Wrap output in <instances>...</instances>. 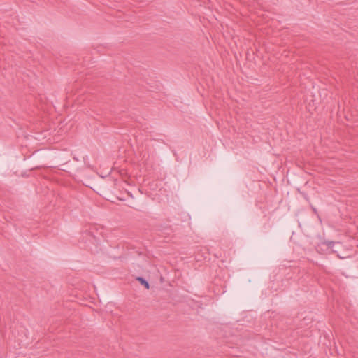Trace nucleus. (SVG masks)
I'll return each mask as SVG.
<instances>
[{
	"label": "nucleus",
	"mask_w": 358,
	"mask_h": 358,
	"mask_svg": "<svg viewBox=\"0 0 358 358\" xmlns=\"http://www.w3.org/2000/svg\"><path fill=\"white\" fill-rule=\"evenodd\" d=\"M328 248L331 249L333 253H336L340 259H344L349 257L345 252V247L341 242L325 241L323 243Z\"/></svg>",
	"instance_id": "nucleus-1"
},
{
	"label": "nucleus",
	"mask_w": 358,
	"mask_h": 358,
	"mask_svg": "<svg viewBox=\"0 0 358 358\" xmlns=\"http://www.w3.org/2000/svg\"><path fill=\"white\" fill-rule=\"evenodd\" d=\"M136 280L141 283V285L144 286L147 289L150 288V285L148 282L143 277H137Z\"/></svg>",
	"instance_id": "nucleus-2"
},
{
	"label": "nucleus",
	"mask_w": 358,
	"mask_h": 358,
	"mask_svg": "<svg viewBox=\"0 0 358 358\" xmlns=\"http://www.w3.org/2000/svg\"><path fill=\"white\" fill-rule=\"evenodd\" d=\"M45 166H36V167H34V168H31L32 170L34 169H39L42 167H45Z\"/></svg>",
	"instance_id": "nucleus-3"
}]
</instances>
